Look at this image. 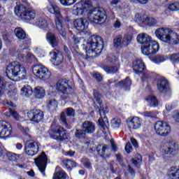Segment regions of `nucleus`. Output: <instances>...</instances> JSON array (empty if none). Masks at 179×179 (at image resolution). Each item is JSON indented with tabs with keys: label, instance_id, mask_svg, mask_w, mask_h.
Masks as SVG:
<instances>
[{
	"label": "nucleus",
	"instance_id": "f257e3e1",
	"mask_svg": "<svg viewBox=\"0 0 179 179\" xmlns=\"http://www.w3.org/2000/svg\"><path fill=\"white\" fill-rule=\"evenodd\" d=\"M103 38L100 36L94 35L90 36L87 40H84L83 48L87 57L94 58L103 51Z\"/></svg>",
	"mask_w": 179,
	"mask_h": 179
},
{
	"label": "nucleus",
	"instance_id": "f03ea898",
	"mask_svg": "<svg viewBox=\"0 0 179 179\" xmlns=\"http://www.w3.org/2000/svg\"><path fill=\"white\" fill-rule=\"evenodd\" d=\"M136 40L141 44V51L144 55H153L159 51V43L152 39L148 34L141 33L137 36Z\"/></svg>",
	"mask_w": 179,
	"mask_h": 179
},
{
	"label": "nucleus",
	"instance_id": "7ed1b4c3",
	"mask_svg": "<svg viewBox=\"0 0 179 179\" xmlns=\"http://www.w3.org/2000/svg\"><path fill=\"white\" fill-rule=\"evenodd\" d=\"M47 9L50 13L55 15L56 17L55 19V26L57 30L59 31V34L65 38L66 36V31H65V24L68 23V21L64 20L62 14H61V10L59 7L56 4H50L47 6Z\"/></svg>",
	"mask_w": 179,
	"mask_h": 179
},
{
	"label": "nucleus",
	"instance_id": "20e7f679",
	"mask_svg": "<svg viewBox=\"0 0 179 179\" xmlns=\"http://www.w3.org/2000/svg\"><path fill=\"white\" fill-rule=\"evenodd\" d=\"M155 36L161 41L166 43V44L176 45V44H178L179 42L178 34L169 28H158L155 31Z\"/></svg>",
	"mask_w": 179,
	"mask_h": 179
},
{
	"label": "nucleus",
	"instance_id": "39448f33",
	"mask_svg": "<svg viewBox=\"0 0 179 179\" xmlns=\"http://www.w3.org/2000/svg\"><path fill=\"white\" fill-rule=\"evenodd\" d=\"M93 96L94 99V103L98 104L97 107L99 109V114L101 117V118H99L98 120L99 124L101 127L102 129L104 131L108 130V120L106 117V114L108 113V108L107 107L103 108L101 109V94H100V92L99 91L94 90L93 92Z\"/></svg>",
	"mask_w": 179,
	"mask_h": 179
},
{
	"label": "nucleus",
	"instance_id": "423d86ee",
	"mask_svg": "<svg viewBox=\"0 0 179 179\" xmlns=\"http://www.w3.org/2000/svg\"><path fill=\"white\" fill-rule=\"evenodd\" d=\"M6 73L9 78L18 76L20 79H24L26 78V69L18 62H13L7 66Z\"/></svg>",
	"mask_w": 179,
	"mask_h": 179
},
{
	"label": "nucleus",
	"instance_id": "0eeeda50",
	"mask_svg": "<svg viewBox=\"0 0 179 179\" xmlns=\"http://www.w3.org/2000/svg\"><path fill=\"white\" fill-rule=\"evenodd\" d=\"M14 33L18 40H25V41H27V45L21 46L18 50V58H22L23 59L26 55V52H27V50H29L28 45H30V38H29V36L26 34V31L21 27L15 28Z\"/></svg>",
	"mask_w": 179,
	"mask_h": 179
},
{
	"label": "nucleus",
	"instance_id": "6e6552de",
	"mask_svg": "<svg viewBox=\"0 0 179 179\" xmlns=\"http://www.w3.org/2000/svg\"><path fill=\"white\" fill-rule=\"evenodd\" d=\"M15 13L22 20H33L36 17V11L23 4L15 7Z\"/></svg>",
	"mask_w": 179,
	"mask_h": 179
},
{
	"label": "nucleus",
	"instance_id": "1a4fd4ad",
	"mask_svg": "<svg viewBox=\"0 0 179 179\" xmlns=\"http://www.w3.org/2000/svg\"><path fill=\"white\" fill-rule=\"evenodd\" d=\"M88 20L92 23H104L107 19L106 10L101 8H92L87 13Z\"/></svg>",
	"mask_w": 179,
	"mask_h": 179
},
{
	"label": "nucleus",
	"instance_id": "9d476101",
	"mask_svg": "<svg viewBox=\"0 0 179 179\" xmlns=\"http://www.w3.org/2000/svg\"><path fill=\"white\" fill-rule=\"evenodd\" d=\"M56 89L59 93H62L61 98L63 100H68L69 96L73 93V90L66 79L59 80L56 84Z\"/></svg>",
	"mask_w": 179,
	"mask_h": 179
},
{
	"label": "nucleus",
	"instance_id": "9b49d317",
	"mask_svg": "<svg viewBox=\"0 0 179 179\" xmlns=\"http://www.w3.org/2000/svg\"><path fill=\"white\" fill-rule=\"evenodd\" d=\"M176 150H178V144L174 141L164 142L161 145V153L164 159L173 157Z\"/></svg>",
	"mask_w": 179,
	"mask_h": 179
},
{
	"label": "nucleus",
	"instance_id": "f8f14e48",
	"mask_svg": "<svg viewBox=\"0 0 179 179\" xmlns=\"http://www.w3.org/2000/svg\"><path fill=\"white\" fill-rule=\"evenodd\" d=\"M50 135L52 139L55 141H66L68 139V134L61 126L52 124Z\"/></svg>",
	"mask_w": 179,
	"mask_h": 179
},
{
	"label": "nucleus",
	"instance_id": "ddd939ff",
	"mask_svg": "<svg viewBox=\"0 0 179 179\" xmlns=\"http://www.w3.org/2000/svg\"><path fill=\"white\" fill-rule=\"evenodd\" d=\"M32 72L41 80H48L51 78V71L44 66H34Z\"/></svg>",
	"mask_w": 179,
	"mask_h": 179
},
{
	"label": "nucleus",
	"instance_id": "4468645a",
	"mask_svg": "<svg viewBox=\"0 0 179 179\" xmlns=\"http://www.w3.org/2000/svg\"><path fill=\"white\" fill-rule=\"evenodd\" d=\"M155 130L157 135L160 136H167L171 131V127L166 122L157 121L155 124Z\"/></svg>",
	"mask_w": 179,
	"mask_h": 179
},
{
	"label": "nucleus",
	"instance_id": "2eb2a0df",
	"mask_svg": "<svg viewBox=\"0 0 179 179\" xmlns=\"http://www.w3.org/2000/svg\"><path fill=\"white\" fill-rule=\"evenodd\" d=\"M24 150L28 156H36L40 150V143L33 140L27 141L25 143Z\"/></svg>",
	"mask_w": 179,
	"mask_h": 179
},
{
	"label": "nucleus",
	"instance_id": "dca6fc26",
	"mask_svg": "<svg viewBox=\"0 0 179 179\" xmlns=\"http://www.w3.org/2000/svg\"><path fill=\"white\" fill-rule=\"evenodd\" d=\"M132 34H127L122 38V36H117L113 41L114 46L117 48V47H128L132 41Z\"/></svg>",
	"mask_w": 179,
	"mask_h": 179
},
{
	"label": "nucleus",
	"instance_id": "f3484780",
	"mask_svg": "<svg viewBox=\"0 0 179 179\" xmlns=\"http://www.w3.org/2000/svg\"><path fill=\"white\" fill-rule=\"evenodd\" d=\"M93 5V0H81L80 3L77 4V8L75 10L77 16H82L85 15L92 6Z\"/></svg>",
	"mask_w": 179,
	"mask_h": 179
},
{
	"label": "nucleus",
	"instance_id": "a211bd4d",
	"mask_svg": "<svg viewBox=\"0 0 179 179\" xmlns=\"http://www.w3.org/2000/svg\"><path fill=\"white\" fill-rule=\"evenodd\" d=\"M35 163L43 176H45V168L47 167V155L42 152L38 157L35 159Z\"/></svg>",
	"mask_w": 179,
	"mask_h": 179
},
{
	"label": "nucleus",
	"instance_id": "6ab92c4d",
	"mask_svg": "<svg viewBox=\"0 0 179 179\" xmlns=\"http://www.w3.org/2000/svg\"><path fill=\"white\" fill-rule=\"evenodd\" d=\"M12 135V126L6 121H0V138H8Z\"/></svg>",
	"mask_w": 179,
	"mask_h": 179
},
{
	"label": "nucleus",
	"instance_id": "aec40b11",
	"mask_svg": "<svg viewBox=\"0 0 179 179\" xmlns=\"http://www.w3.org/2000/svg\"><path fill=\"white\" fill-rule=\"evenodd\" d=\"M27 116L30 121L36 122V124H38V122L44 118V113L38 109H33L27 113Z\"/></svg>",
	"mask_w": 179,
	"mask_h": 179
},
{
	"label": "nucleus",
	"instance_id": "412c9836",
	"mask_svg": "<svg viewBox=\"0 0 179 179\" xmlns=\"http://www.w3.org/2000/svg\"><path fill=\"white\" fill-rule=\"evenodd\" d=\"M129 129H139L142 127V119L138 117L129 118L127 121Z\"/></svg>",
	"mask_w": 179,
	"mask_h": 179
},
{
	"label": "nucleus",
	"instance_id": "4be33fe9",
	"mask_svg": "<svg viewBox=\"0 0 179 179\" xmlns=\"http://www.w3.org/2000/svg\"><path fill=\"white\" fill-rule=\"evenodd\" d=\"M73 26L76 30H79L80 31H83L85 29H87L89 26V22L87 19L83 18H78L73 21Z\"/></svg>",
	"mask_w": 179,
	"mask_h": 179
},
{
	"label": "nucleus",
	"instance_id": "5701e85b",
	"mask_svg": "<svg viewBox=\"0 0 179 179\" xmlns=\"http://www.w3.org/2000/svg\"><path fill=\"white\" fill-rule=\"evenodd\" d=\"M3 106H5L6 107H8L9 108L10 115H12L13 117V118L15 120H16V121H20V120H22L20 115H19V113H17L15 110H12V108L15 107V104H13V103H12V101L5 100V101H3Z\"/></svg>",
	"mask_w": 179,
	"mask_h": 179
},
{
	"label": "nucleus",
	"instance_id": "b1692460",
	"mask_svg": "<svg viewBox=\"0 0 179 179\" xmlns=\"http://www.w3.org/2000/svg\"><path fill=\"white\" fill-rule=\"evenodd\" d=\"M50 57L54 65H60V64H62V62L64 61V56H62V53L61 52H58V50L50 52Z\"/></svg>",
	"mask_w": 179,
	"mask_h": 179
},
{
	"label": "nucleus",
	"instance_id": "393cba45",
	"mask_svg": "<svg viewBox=\"0 0 179 179\" xmlns=\"http://www.w3.org/2000/svg\"><path fill=\"white\" fill-rule=\"evenodd\" d=\"M133 70L136 75H141L145 71V64L142 59H136L133 63Z\"/></svg>",
	"mask_w": 179,
	"mask_h": 179
},
{
	"label": "nucleus",
	"instance_id": "a878e982",
	"mask_svg": "<svg viewBox=\"0 0 179 179\" xmlns=\"http://www.w3.org/2000/svg\"><path fill=\"white\" fill-rule=\"evenodd\" d=\"M157 87L161 93H166L169 90V81L166 78H159L157 83Z\"/></svg>",
	"mask_w": 179,
	"mask_h": 179
},
{
	"label": "nucleus",
	"instance_id": "bb28decb",
	"mask_svg": "<svg viewBox=\"0 0 179 179\" xmlns=\"http://www.w3.org/2000/svg\"><path fill=\"white\" fill-rule=\"evenodd\" d=\"M82 128L88 134H94L96 124L91 121H85L83 123Z\"/></svg>",
	"mask_w": 179,
	"mask_h": 179
},
{
	"label": "nucleus",
	"instance_id": "cd10ccee",
	"mask_svg": "<svg viewBox=\"0 0 179 179\" xmlns=\"http://www.w3.org/2000/svg\"><path fill=\"white\" fill-rule=\"evenodd\" d=\"M46 40L53 48H55V47H58L59 40L58 39V38H57L55 34H52V32H48L46 34Z\"/></svg>",
	"mask_w": 179,
	"mask_h": 179
},
{
	"label": "nucleus",
	"instance_id": "c85d7f7f",
	"mask_svg": "<svg viewBox=\"0 0 179 179\" xmlns=\"http://www.w3.org/2000/svg\"><path fill=\"white\" fill-rule=\"evenodd\" d=\"M96 151L101 157H108L110 156V147L107 145H99L96 147Z\"/></svg>",
	"mask_w": 179,
	"mask_h": 179
},
{
	"label": "nucleus",
	"instance_id": "c756f323",
	"mask_svg": "<svg viewBox=\"0 0 179 179\" xmlns=\"http://www.w3.org/2000/svg\"><path fill=\"white\" fill-rule=\"evenodd\" d=\"M47 19L46 16L39 18L37 24L40 29L46 31L50 29V22Z\"/></svg>",
	"mask_w": 179,
	"mask_h": 179
},
{
	"label": "nucleus",
	"instance_id": "7c9ffc66",
	"mask_svg": "<svg viewBox=\"0 0 179 179\" xmlns=\"http://www.w3.org/2000/svg\"><path fill=\"white\" fill-rule=\"evenodd\" d=\"M53 179H66V173L64 170L60 169L59 166L56 168V171L53 174Z\"/></svg>",
	"mask_w": 179,
	"mask_h": 179
},
{
	"label": "nucleus",
	"instance_id": "2f4dec72",
	"mask_svg": "<svg viewBox=\"0 0 179 179\" xmlns=\"http://www.w3.org/2000/svg\"><path fill=\"white\" fill-rule=\"evenodd\" d=\"M34 94L36 99H44L45 90L41 87H36L34 90Z\"/></svg>",
	"mask_w": 179,
	"mask_h": 179
},
{
	"label": "nucleus",
	"instance_id": "473e14b6",
	"mask_svg": "<svg viewBox=\"0 0 179 179\" xmlns=\"http://www.w3.org/2000/svg\"><path fill=\"white\" fill-rule=\"evenodd\" d=\"M21 94L24 97H29L33 94V90L30 85H25L21 89Z\"/></svg>",
	"mask_w": 179,
	"mask_h": 179
},
{
	"label": "nucleus",
	"instance_id": "72a5a7b5",
	"mask_svg": "<svg viewBox=\"0 0 179 179\" xmlns=\"http://www.w3.org/2000/svg\"><path fill=\"white\" fill-rule=\"evenodd\" d=\"M131 85H132V83L129 78H126L125 80L119 82L117 83V86H120V87H123V89H125V90H128L131 87Z\"/></svg>",
	"mask_w": 179,
	"mask_h": 179
},
{
	"label": "nucleus",
	"instance_id": "f704fd0d",
	"mask_svg": "<svg viewBox=\"0 0 179 179\" xmlns=\"http://www.w3.org/2000/svg\"><path fill=\"white\" fill-rule=\"evenodd\" d=\"M63 164L64 167L66 168L68 170H71V169L76 167V162L73 161L72 159L63 160Z\"/></svg>",
	"mask_w": 179,
	"mask_h": 179
},
{
	"label": "nucleus",
	"instance_id": "c9c22d12",
	"mask_svg": "<svg viewBox=\"0 0 179 179\" xmlns=\"http://www.w3.org/2000/svg\"><path fill=\"white\" fill-rule=\"evenodd\" d=\"M86 134L87 133L84 129H79L76 130L75 136L78 139H83L86 136Z\"/></svg>",
	"mask_w": 179,
	"mask_h": 179
},
{
	"label": "nucleus",
	"instance_id": "e433bc0d",
	"mask_svg": "<svg viewBox=\"0 0 179 179\" xmlns=\"http://www.w3.org/2000/svg\"><path fill=\"white\" fill-rule=\"evenodd\" d=\"M143 23L147 24V26H155V24H157V20L152 17H147L143 20Z\"/></svg>",
	"mask_w": 179,
	"mask_h": 179
},
{
	"label": "nucleus",
	"instance_id": "4c0bfd02",
	"mask_svg": "<svg viewBox=\"0 0 179 179\" xmlns=\"http://www.w3.org/2000/svg\"><path fill=\"white\" fill-rule=\"evenodd\" d=\"M111 127L113 129H118L121 127V119L115 117L111 120Z\"/></svg>",
	"mask_w": 179,
	"mask_h": 179
},
{
	"label": "nucleus",
	"instance_id": "58836bf2",
	"mask_svg": "<svg viewBox=\"0 0 179 179\" xmlns=\"http://www.w3.org/2000/svg\"><path fill=\"white\" fill-rule=\"evenodd\" d=\"M131 162L136 167H138L142 163V155L139 154L136 155L135 157L132 158Z\"/></svg>",
	"mask_w": 179,
	"mask_h": 179
},
{
	"label": "nucleus",
	"instance_id": "ea45409f",
	"mask_svg": "<svg viewBox=\"0 0 179 179\" xmlns=\"http://www.w3.org/2000/svg\"><path fill=\"white\" fill-rule=\"evenodd\" d=\"M6 90V80L3 77H0V96H2Z\"/></svg>",
	"mask_w": 179,
	"mask_h": 179
},
{
	"label": "nucleus",
	"instance_id": "a19ab883",
	"mask_svg": "<svg viewBox=\"0 0 179 179\" xmlns=\"http://www.w3.org/2000/svg\"><path fill=\"white\" fill-rule=\"evenodd\" d=\"M57 107H58V102L55 99L49 101L48 108H49L50 111H55Z\"/></svg>",
	"mask_w": 179,
	"mask_h": 179
},
{
	"label": "nucleus",
	"instance_id": "79ce46f5",
	"mask_svg": "<svg viewBox=\"0 0 179 179\" xmlns=\"http://www.w3.org/2000/svg\"><path fill=\"white\" fill-rule=\"evenodd\" d=\"M103 71L105 72H107V73H117L118 72V67L117 66H104L103 67Z\"/></svg>",
	"mask_w": 179,
	"mask_h": 179
},
{
	"label": "nucleus",
	"instance_id": "37998d69",
	"mask_svg": "<svg viewBox=\"0 0 179 179\" xmlns=\"http://www.w3.org/2000/svg\"><path fill=\"white\" fill-rule=\"evenodd\" d=\"M168 9L169 10H171L172 12H177V10H179V2L176 1L169 4L168 6Z\"/></svg>",
	"mask_w": 179,
	"mask_h": 179
},
{
	"label": "nucleus",
	"instance_id": "c03bdc74",
	"mask_svg": "<svg viewBox=\"0 0 179 179\" xmlns=\"http://www.w3.org/2000/svg\"><path fill=\"white\" fill-rule=\"evenodd\" d=\"M147 101L150 104V106H156L159 104L156 96H150L147 98Z\"/></svg>",
	"mask_w": 179,
	"mask_h": 179
},
{
	"label": "nucleus",
	"instance_id": "a18cd8bd",
	"mask_svg": "<svg viewBox=\"0 0 179 179\" xmlns=\"http://www.w3.org/2000/svg\"><path fill=\"white\" fill-rule=\"evenodd\" d=\"M77 0H59L61 5L63 6H71L76 3Z\"/></svg>",
	"mask_w": 179,
	"mask_h": 179
},
{
	"label": "nucleus",
	"instance_id": "49530a36",
	"mask_svg": "<svg viewBox=\"0 0 179 179\" xmlns=\"http://www.w3.org/2000/svg\"><path fill=\"white\" fill-rule=\"evenodd\" d=\"M8 156L10 160H13V161L17 160V159L22 157L21 155H17L13 152H10Z\"/></svg>",
	"mask_w": 179,
	"mask_h": 179
},
{
	"label": "nucleus",
	"instance_id": "de8ad7c7",
	"mask_svg": "<svg viewBox=\"0 0 179 179\" xmlns=\"http://www.w3.org/2000/svg\"><path fill=\"white\" fill-rule=\"evenodd\" d=\"M60 120L65 125V127H68V122L66 120V115L64 113H62L60 115Z\"/></svg>",
	"mask_w": 179,
	"mask_h": 179
},
{
	"label": "nucleus",
	"instance_id": "09e8293b",
	"mask_svg": "<svg viewBox=\"0 0 179 179\" xmlns=\"http://www.w3.org/2000/svg\"><path fill=\"white\" fill-rule=\"evenodd\" d=\"M66 114H67L69 117H73L75 115V110L72 108H69L66 110Z\"/></svg>",
	"mask_w": 179,
	"mask_h": 179
},
{
	"label": "nucleus",
	"instance_id": "8fccbe9b",
	"mask_svg": "<svg viewBox=\"0 0 179 179\" xmlns=\"http://www.w3.org/2000/svg\"><path fill=\"white\" fill-rule=\"evenodd\" d=\"M172 62H179V54H173L171 56L170 58Z\"/></svg>",
	"mask_w": 179,
	"mask_h": 179
},
{
	"label": "nucleus",
	"instance_id": "3c124183",
	"mask_svg": "<svg viewBox=\"0 0 179 179\" xmlns=\"http://www.w3.org/2000/svg\"><path fill=\"white\" fill-rule=\"evenodd\" d=\"M82 162L84 164L85 167H87V169H89V167L92 166V164L90 163L89 159H87V158H83L82 159Z\"/></svg>",
	"mask_w": 179,
	"mask_h": 179
},
{
	"label": "nucleus",
	"instance_id": "603ef678",
	"mask_svg": "<svg viewBox=\"0 0 179 179\" xmlns=\"http://www.w3.org/2000/svg\"><path fill=\"white\" fill-rule=\"evenodd\" d=\"M93 78L96 79L97 82H101L103 80V76H101L100 73H94L93 74Z\"/></svg>",
	"mask_w": 179,
	"mask_h": 179
},
{
	"label": "nucleus",
	"instance_id": "864d4df0",
	"mask_svg": "<svg viewBox=\"0 0 179 179\" xmlns=\"http://www.w3.org/2000/svg\"><path fill=\"white\" fill-rule=\"evenodd\" d=\"M124 149L127 153H131V152H132V145H131V143H127Z\"/></svg>",
	"mask_w": 179,
	"mask_h": 179
},
{
	"label": "nucleus",
	"instance_id": "5fc2aeb1",
	"mask_svg": "<svg viewBox=\"0 0 179 179\" xmlns=\"http://www.w3.org/2000/svg\"><path fill=\"white\" fill-rule=\"evenodd\" d=\"M25 58L27 61H31V59H34V55L30 52H27Z\"/></svg>",
	"mask_w": 179,
	"mask_h": 179
},
{
	"label": "nucleus",
	"instance_id": "6e6d98bb",
	"mask_svg": "<svg viewBox=\"0 0 179 179\" xmlns=\"http://www.w3.org/2000/svg\"><path fill=\"white\" fill-rule=\"evenodd\" d=\"M110 145H111L112 150H113V152H117L118 149L117 148V145L114 143L113 140H110Z\"/></svg>",
	"mask_w": 179,
	"mask_h": 179
},
{
	"label": "nucleus",
	"instance_id": "4d7b16f0",
	"mask_svg": "<svg viewBox=\"0 0 179 179\" xmlns=\"http://www.w3.org/2000/svg\"><path fill=\"white\" fill-rule=\"evenodd\" d=\"M66 156H69L70 157H72L73 156H75V152L70 150V151H67L66 152Z\"/></svg>",
	"mask_w": 179,
	"mask_h": 179
},
{
	"label": "nucleus",
	"instance_id": "13d9d810",
	"mask_svg": "<svg viewBox=\"0 0 179 179\" xmlns=\"http://www.w3.org/2000/svg\"><path fill=\"white\" fill-rule=\"evenodd\" d=\"M17 92V91L15 89V87H13L12 90L8 91V93H9L10 96H15V94H16Z\"/></svg>",
	"mask_w": 179,
	"mask_h": 179
},
{
	"label": "nucleus",
	"instance_id": "bf43d9fd",
	"mask_svg": "<svg viewBox=\"0 0 179 179\" xmlns=\"http://www.w3.org/2000/svg\"><path fill=\"white\" fill-rule=\"evenodd\" d=\"M128 170L131 176H132L133 177H135V171H134V169L131 167V166H128Z\"/></svg>",
	"mask_w": 179,
	"mask_h": 179
},
{
	"label": "nucleus",
	"instance_id": "052dcab7",
	"mask_svg": "<svg viewBox=\"0 0 179 179\" xmlns=\"http://www.w3.org/2000/svg\"><path fill=\"white\" fill-rule=\"evenodd\" d=\"M131 142L132 145L134 146V148H138V141L135 138H131Z\"/></svg>",
	"mask_w": 179,
	"mask_h": 179
},
{
	"label": "nucleus",
	"instance_id": "680f3d73",
	"mask_svg": "<svg viewBox=\"0 0 179 179\" xmlns=\"http://www.w3.org/2000/svg\"><path fill=\"white\" fill-rule=\"evenodd\" d=\"M114 27H115V29H120V27H121V22L119 20L115 21Z\"/></svg>",
	"mask_w": 179,
	"mask_h": 179
},
{
	"label": "nucleus",
	"instance_id": "e2e57ef3",
	"mask_svg": "<svg viewBox=\"0 0 179 179\" xmlns=\"http://www.w3.org/2000/svg\"><path fill=\"white\" fill-rule=\"evenodd\" d=\"M173 118H174L175 121H176V122H179V113L178 112L175 113V114L173 115Z\"/></svg>",
	"mask_w": 179,
	"mask_h": 179
},
{
	"label": "nucleus",
	"instance_id": "0e129e2a",
	"mask_svg": "<svg viewBox=\"0 0 179 179\" xmlns=\"http://www.w3.org/2000/svg\"><path fill=\"white\" fill-rule=\"evenodd\" d=\"M153 114V113H152V112H145L144 113H143V115H144V117H152V115Z\"/></svg>",
	"mask_w": 179,
	"mask_h": 179
},
{
	"label": "nucleus",
	"instance_id": "69168bd1",
	"mask_svg": "<svg viewBox=\"0 0 179 179\" xmlns=\"http://www.w3.org/2000/svg\"><path fill=\"white\" fill-rule=\"evenodd\" d=\"M136 1L137 2H139V3H142L143 5L145 3H148L149 0H134Z\"/></svg>",
	"mask_w": 179,
	"mask_h": 179
},
{
	"label": "nucleus",
	"instance_id": "338daca9",
	"mask_svg": "<svg viewBox=\"0 0 179 179\" xmlns=\"http://www.w3.org/2000/svg\"><path fill=\"white\" fill-rule=\"evenodd\" d=\"M28 176H29L30 177H34V171L31 170L27 172Z\"/></svg>",
	"mask_w": 179,
	"mask_h": 179
},
{
	"label": "nucleus",
	"instance_id": "774afa93",
	"mask_svg": "<svg viewBox=\"0 0 179 179\" xmlns=\"http://www.w3.org/2000/svg\"><path fill=\"white\" fill-rule=\"evenodd\" d=\"M16 148L18 150H20L22 149V148H23V145L20 143H17L16 144Z\"/></svg>",
	"mask_w": 179,
	"mask_h": 179
}]
</instances>
